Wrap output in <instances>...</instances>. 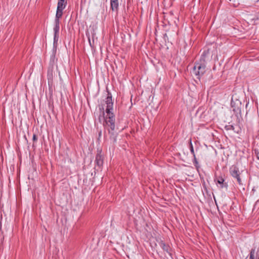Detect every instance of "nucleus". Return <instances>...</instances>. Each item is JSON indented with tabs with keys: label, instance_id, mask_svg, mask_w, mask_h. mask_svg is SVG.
<instances>
[{
	"label": "nucleus",
	"instance_id": "f257e3e1",
	"mask_svg": "<svg viewBox=\"0 0 259 259\" xmlns=\"http://www.w3.org/2000/svg\"><path fill=\"white\" fill-rule=\"evenodd\" d=\"M106 115L104 116L105 123L109 127L108 128L110 139L114 143L116 141L117 133L114 131L115 128V118L112 112L113 110V102L112 99L111 94L108 93L106 99Z\"/></svg>",
	"mask_w": 259,
	"mask_h": 259
},
{
	"label": "nucleus",
	"instance_id": "f03ea898",
	"mask_svg": "<svg viewBox=\"0 0 259 259\" xmlns=\"http://www.w3.org/2000/svg\"><path fill=\"white\" fill-rule=\"evenodd\" d=\"M243 170H240L239 167L236 165L232 166L230 168V175L237 180L238 183L241 185Z\"/></svg>",
	"mask_w": 259,
	"mask_h": 259
},
{
	"label": "nucleus",
	"instance_id": "7ed1b4c3",
	"mask_svg": "<svg viewBox=\"0 0 259 259\" xmlns=\"http://www.w3.org/2000/svg\"><path fill=\"white\" fill-rule=\"evenodd\" d=\"M205 72V65L204 60L202 61V63H197L193 67V73L197 76L199 78L201 75H202Z\"/></svg>",
	"mask_w": 259,
	"mask_h": 259
},
{
	"label": "nucleus",
	"instance_id": "20e7f679",
	"mask_svg": "<svg viewBox=\"0 0 259 259\" xmlns=\"http://www.w3.org/2000/svg\"><path fill=\"white\" fill-rule=\"evenodd\" d=\"M240 104V102L238 99H236L235 101H234L233 99H232L231 106L232 108H233L234 111L236 110V109H238Z\"/></svg>",
	"mask_w": 259,
	"mask_h": 259
},
{
	"label": "nucleus",
	"instance_id": "39448f33",
	"mask_svg": "<svg viewBox=\"0 0 259 259\" xmlns=\"http://www.w3.org/2000/svg\"><path fill=\"white\" fill-rule=\"evenodd\" d=\"M110 5L112 11H117L118 8V1L110 0Z\"/></svg>",
	"mask_w": 259,
	"mask_h": 259
},
{
	"label": "nucleus",
	"instance_id": "423d86ee",
	"mask_svg": "<svg viewBox=\"0 0 259 259\" xmlns=\"http://www.w3.org/2000/svg\"><path fill=\"white\" fill-rule=\"evenodd\" d=\"M96 163L99 166H101L103 163V158L101 154H98L96 157Z\"/></svg>",
	"mask_w": 259,
	"mask_h": 259
},
{
	"label": "nucleus",
	"instance_id": "0eeeda50",
	"mask_svg": "<svg viewBox=\"0 0 259 259\" xmlns=\"http://www.w3.org/2000/svg\"><path fill=\"white\" fill-rule=\"evenodd\" d=\"M64 9L59 8H57L56 17H55V21H59L60 18H61L62 17V15H63V10Z\"/></svg>",
	"mask_w": 259,
	"mask_h": 259
},
{
	"label": "nucleus",
	"instance_id": "6e6552de",
	"mask_svg": "<svg viewBox=\"0 0 259 259\" xmlns=\"http://www.w3.org/2000/svg\"><path fill=\"white\" fill-rule=\"evenodd\" d=\"M67 5V0H58L57 8L65 9Z\"/></svg>",
	"mask_w": 259,
	"mask_h": 259
},
{
	"label": "nucleus",
	"instance_id": "1a4fd4ad",
	"mask_svg": "<svg viewBox=\"0 0 259 259\" xmlns=\"http://www.w3.org/2000/svg\"><path fill=\"white\" fill-rule=\"evenodd\" d=\"M55 26L54 28L55 34L58 32L59 30V24H60V21H55Z\"/></svg>",
	"mask_w": 259,
	"mask_h": 259
},
{
	"label": "nucleus",
	"instance_id": "9d476101",
	"mask_svg": "<svg viewBox=\"0 0 259 259\" xmlns=\"http://www.w3.org/2000/svg\"><path fill=\"white\" fill-rule=\"evenodd\" d=\"M224 181H225V180L222 177H219L217 179L218 183L219 184H220V185H221L222 187H223V183Z\"/></svg>",
	"mask_w": 259,
	"mask_h": 259
},
{
	"label": "nucleus",
	"instance_id": "9b49d317",
	"mask_svg": "<svg viewBox=\"0 0 259 259\" xmlns=\"http://www.w3.org/2000/svg\"><path fill=\"white\" fill-rule=\"evenodd\" d=\"M160 245L164 250H167V247L163 243H160Z\"/></svg>",
	"mask_w": 259,
	"mask_h": 259
},
{
	"label": "nucleus",
	"instance_id": "f8f14e48",
	"mask_svg": "<svg viewBox=\"0 0 259 259\" xmlns=\"http://www.w3.org/2000/svg\"><path fill=\"white\" fill-rule=\"evenodd\" d=\"M33 140L34 141H35V140H37V137H36V136L35 135H33Z\"/></svg>",
	"mask_w": 259,
	"mask_h": 259
},
{
	"label": "nucleus",
	"instance_id": "ddd939ff",
	"mask_svg": "<svg viewBox=\"0 0 259 259\" xmlns=\"http://www.w3.org/2000/svg\"><path fill=\"white\" fill-rule=\"evenodd\" d=\"M102 132L100 131L99 133V137H100L101 136Z\"/></svg>",
	"mask_w": 259,
	"mask_h": 259
},
{
	"label": "nucleus",
	"instance_id": "4468645a",
	"mask_svg": "<svg viewBox=\"0 0 259 259\" xmlns=\"http://www.w3.org/2000/svg\"><path fill=\"white\" fill-rule=\"evenodd\" d=\"M102 114H103V116H104L105 113H104V111H103V112H102Z\"/></svg>",
	"mask_w": 259,
	"mask_h": 259
},
{
	"label": "nucleus",
	"instance_id": "2eb2a0df",
	"mask_svg": "<svg viewBox=\"0 0 259 259\" xmlns=\"http://www.w3.org/2000/svg\"><path fill=\"white\" fill-rule=\"evenodd\" d=\"M191 151H193V147H192V148H191Z\"/></svg>",
	"mask_w": 259,
	"mask_h": 259
}]
</instances>
